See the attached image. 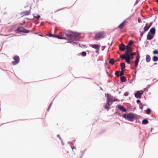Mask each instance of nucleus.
<instances>
[{
    "mask_svg": "<svg viewBox=\"0 0 158 158\" xmlns=\"http://www.w3.org/2000/svg\"><path fill=\"white\" fill-rule=\"evenodd\" d=\"M67 31H69L70 35L68 39H71V40L75 41H79L81 39V37L80 35L81 33L75 31H71L70 30H68Z\"/></svg>",
    "mask_w": 158,
    "mask_h": 158,
    "instance_id": "obj_1",
    "label": "nucleus"
},
{
    "mask_svg": "<svg viewBox=\"0 0 158 158\" xmlns=\"http://www.w3.org/2000/svg\"><path fill=\"white\" fill-rule=\"evenodd\" d=\"M133 113L130 112L128 113H125L122 115V117L126 120L130 122L133 121Z\"/></svg>",
    "mask_w": 158,
    "mask_h": 158,
    "instance_id": "obj_2",
    "label": "nucleus"
},
{
    "mask_svg": "<svg viewBox=\"0 0 158 158\" xmlns=\"http://www.w3.org/2000/svg\"><path fill=\"white\" fill-rule=\"evenodd\" d=\"M104 32H99L97 33L95 36V40L97 41L100 39L104 38L105 36L104 35Z\"/></svg>",
    "mask_w": 158,
    "mask_h": 158,
    "instance_id": "obj_3",
    "label": "nucleus"
},
{
    "mask_svg": "<svg viewBox=\"0 0 158 158\" xmlns=\"http://www.w3.org/2000/svg\"><path fill=\"white\" fill-rule=\"evenodd\" d=\"M69 32V33H66L65 31H61L59 33V35H60V36H61V37L65 38L64 39H62V40H67L68 39H67V38H69V35H70V32Z\"/></svg>",
    "mask_w": 158,
    "mask_h": 158,
    "instance_id": "obj_4",
    "label": "nucleus"
},
{
    "mask_svg": "<svg viewBox=\"0 0 158 158\" xmlns=\"http://www.w3.org/2000/svg\"><path fill=\"white\" fill-rule=\"evenodd\" d=\"M14 61L12 62V64L13 65H16L18 64L20 61V58L18 55H15L13 57Z\"/></svg>",
    "mask_w": 158,
    "mask_h": 158,
    "instance_id": "obj_5",
    "label": "nucleus"
},
{
    "mask_svg": "<svg viewBox=\"0 0 158 158\" xmlns=\"http://www.w3.org/2000/svg\"><path fill=\"white\" fill-rule=\"evenodd\" d=\"M112 104V102H111V100H106V103L105 104L104 108L106 109L107 111L109 110L110 108V106Z\"/></svg>",
    "mask_w": 158,
    "mask_h": 158,
    "instance_id": "obj_6",
    "label": "nucleus"
},
{
    "mask_svg": "<svg viewBox=\"0 0 158 158\" xmlns=\"http://www.w3.org/2000/svg\"><path fill=\"white\" fill-rule=\"evenodd\" d=\"M143 91L142 90L137 91L134 94V95L136 98H141L142 95L143 94Z\"/></svg>",
    "mask_w": 158,
    "mask_h": 158,
    "instance_id": "obj_7",
    "label": "nucleus"
},
{
    "mask_svg": "<svg viewBox=\"0 0 158 158\" xmlns=\"http://www.w3.org/2000/svg\"><path fill=\"white\" fill-rule=\"evenodd\" d=\"M116 107H117L122 112H127L128 111V110H127L123 105L119 104L116 106Z\"/></svg>",
    "mask_w": 158,
    "mask_h": 158,
    "instance_id": "obj_8",
    "label": "nucleus"
},
{
    "mask_svg": "<svg viewBox=\"0 0 158 158\" xmlns=\"http://www.w3.org/2000/svg\"><path fill=\"white\" fill-rule=\"evenodd\" d=\"M137 53V56L135 61V67H137L139 63V61L140 58V57L139 51H138Z\"/></svg>",
    "mask_w": 158,
    "mask_h": 158,
    "instance_id": "obj_9",
    "label": "nucleus"
},
{
    "mask_svg": "<svg viewBox=\"0 0 158 158\" xmlns=\"http://www.w3.org/2000/svg\"><path fill=\"white\" fill-rule=\"evenodd\" d=\"M127 108V110H128V111L129 110L131 111H134L136 109L135 106H134L133 107L130 104L127 103V105L126 106Z\"/></svg>",
    "mask_w": 158,
    "mask_h": 158,
    "instance_id": "obj_10",
    "label": "nucleus"
},
{
    "mask_svg": "<svg viewBox=\"0 0 158 158\" xmlns=\"http://www.w3.org/2000/svg\"><path fill=\"white\" fill-rule=\"evenodd\" d=\"M30 14L31 11L30 10H26L23 11L20 13V15H22L21 17H22L24 15H30Z\"/></svg>",
    "mask_w": 158,
    "mask_h": 158,
    "instance_id": "obj_11",
    "label": "nucleus"
},
{
    "mask_svg": "<svg viewBox=\"0 0 158 158\" xmlns=\"http://www.w3.org/2000/svg\"><path fill=\"white\" fill-rule=\"evenodd\" d=\"M127 47V45H125L123 44L122 43L119 46L118 48L120 50L124 51L126 49Z\"/></svg>",
    "mask_w": 158,
    "mask_h": 158,
    "instance_id": "obj_12",
    "label": "nucleus"
},
{
    "mask_svg": "<svg viewBox=\"0 0 158 158\" xmlns=\"http://www.w3.org/2000/svg\"><path fill=\"white\" fill-rule=\"evenodd\" d=\"M23 27L22 26H19L16 29L14 30V31L16 33H22Z\"/></svg>",
    "mask_w": 158,
    "mask_h": 158,
    "instance_id": "obj_13",
    "label": "nucleus"
},
{
    "mask_svg": "<svg viewBox=\"0 0 158 158\" xmlns=\"http://www.w3.org/2000/svg\"><path fill=\"white\" fill-rule=\"evenodd\" d=\"M67 40V43L72 44L73 46H74L75 44L77 45L78 44H79V43L78 42V41L71 40V39H68Z\"/></svg>",
    "mask_w": 158,
    "mask_h": 158,
    "instance_id": "obj_14",
    "label": "nucleus"
},
{
    "mask_svg": "<svg viewBox=\"0 0 158 158\" xmlns=\"http://www.w3.org/2000/svg\"><path fill=\"white\" fill-rule=\"evenodd\" d=\"M89 46L95 49H99L100 48V45H99L98 44H89Z\"/></svg>",
    "mask_w": 158,
    "mask_h": 158,
    "instance_id": "obj_15",
    "label": "nucleus"
},
{
    "mask_svg": "<svg viewBox=\"0 0 158 158\" xmlns=\"http://www.w3.org/2000/svg\"><path fill=\"white\" fill-rule=\"evenodd\" d=\"M126 21V19L123 20L118 26V28L120 29H122L123 28L125 25V23Z\"/></svg>",
    "mask_w": 158,
    "mask_h": 158,
    "instance_id": "obj_16",
    "label": "nucleus"
},
{
    "mask_svg": "<svg viewBox=\"0 0 158 158\" xmlns=\"http://www.w3.org/2000/svg\"><path fill=\"white\" fill-rule=\"evenodd\" d=\"M156 28L155 27H152L150 29V30L148 33H150V34L151 33L152 35H155V34L156 33Z\"/></svg>",
    "mask_w": 158,
    "mask_h": 158,
    "instance_id": "obj_17",
    "label": "nucleus"
},
{
    "mask_svg": "<svg viewBox=\"0 0 158 158\" xmlns=\"http://www.w3.org/2000/svg\"><path fill=\"white\" fill-rule=\"evenodd\" d=\"M154 35L152 34H150L149 33H148L147 36V40H151L153 39Z\"/></svg>",
    "mask_w": 158,
    "mask_h": 158,
    "instance_id": "obj_18",
    "label": "nucleus"
},
{
    "mask_svg": "<svg viewBox=\"0 0 158 158\" xmlns=\"http://www.w3.org/2000/svg\"><path fill=\"white\" fill-rule=\"evenodd\" d=\"M149 121L147 118L143 119L142 121V124L146 125L148 123Z\"/></svg>",
    "mask_w": 158,
    "mask_h": 158,
    "instance_id": "obj_19",
    "label": "nucleus"
},
{
    "mask_svg": "<svg viewBox=\"0 0 158 158\" xmlns=\"http://www.w3.org/2000/svg\"><path fill=\"white\" fill-rule=\"evenodd\" d=\"M105 96L106 98V100H110L109 99V98H110L111 99H113V97L109 93H105Z\"/></svg>",
    "mask_w": 158,
    "mask_h": 158,
    "instance_id": "obj_20",
    "label": "nucleus"
},
{
    "mask_svg": "<svg viewBox=\"0 0 158 158\" xmlns=\"http://www.w3.org/2000/svg\"><path fill=\"white\" fill-rule=\"evenodd\" d=\"M147 63H148L150 62L151 60V58L150 56L148 54L146 55V57L145 59Z\"/></svg>",
    "mask_w": 158,
    "mask_h": 158,
    "instance_id": "obj_21",
    "label": "nucleus"
},
{
    "mask_svg": "<svg viewBox=\"0 0 158 158\" xmlns=\"http://www.w3.org/2000/svg\"><path fill=\"white\" fill-rule=\"evenodd\" d=\"M148 23H147L146 24L145 26L144 27L143 29L144 32H146L150 28V27H149L148 26Z\"/></svg>",
    "mask_w": 158,
    "mask_h": 158,
    "instance_id": "obj_22",
    "label": "nucleus"
},
{
    "mask_svg": "<svg viewBox=\"0 0 158 158\" xmlns=\"http://www.w3.org/2000/svg\"><path fill=\"white\" fill-rule=\"evenodd\" d=\"M29 32H32V31L31 30L26 29L24 28L23 27L22 33H28Z\"/></svg>",
    "mask_w": 158,
    "mask_h": 158,
    "instance_id": "obj_23",
    "label": "nucleus"
},
{
    "mask_svg": "<svg viewBox=\"0 0 158 158\" xmlns=\"http://www.w3.org/2000/svg\"><path fill=\"white\" fill-rule=\"evenodd\" d=\"M33 19L34 18H36L37 19H39L40 18V15L37 14H33Z\"/></svg>",
    "mask_w": 158,
    "mask_h": 158,
    "instance_id": "obj_24",
    "label": "nucleus"
},
{
    "mask_svg": "<svg viewBox=\"0 0 158 158\" xmlns=\"http://www.w3.org/2000/svg\"><path fill=\"white\" fill-rule=\"evenodd\" d=\"M123 59L125 60V62L128 64H131V62L130 61V59L127 58V57H124Z\"/></svg>",
    "mask_w": 158,
    "mask_h": 158,
    "instance_id": "obj_25",
    "label": "nucleus"
},
{
    "mask_svg": "<svg viewBox=\"0 0 158 158\" xmlns=\"http://www.w3.org/2000/svg\"><path fill=\"white\" fill-rule=\"evenodd\" d=\"M152 60L153 62H156L158 60V57L156 56H154L152 57Z\"/></svg>",
    "mask_w": 158,
    "mask_h": 158,
    "instance_id": "obj_26",
    "label": "nucleus"
},
{
    "mask_svg": "<svg viewBox=\"0 0 158 158\" xmlns=\"http://www.w3.org/2000/svg\"><path fill=\"white\" fill-rule=\"evenodd\" d=\"M133 120L134 119H137L139 118V117H140L139 115H137V114L133 113Z\"/></svg>",
    "mask_w": 158,
    "mask_h": 158,
    "instance_id": "obj_27",
    "label": "nucleus"
},
{
    "mask_svg": "<svg viewBox=\"0 0 158 158\" xmlns=\"http://www.w3.org/2000/svg\"><path fill=\"white\" fill-rule=\"evenodd\" d=\"M126 80V78L124 76H122L120 77V81L122 82H125Z\"/></svg>",
    "mask_w": 158,
    "mask_h": 158,
    "instance_id": "obj_28",
    "label": "nucleus"
},
{
    "mask_svg": "<svg viewBox=\"0 0 158 158\" xmlns=\"http://www.w3.org/2000/svg\"><path fill=\"white\" fill-rule=\"evenodd\" d=\"M146 110L147 111V112L146 113V114H149L151 112L152 110L150 108H147Z\"/></svg>",
    "mask_w": 158,
    "mask_h": 158,
    "instance_id": "obj_29",
    "label": "nucleus"
},
{
    "mask_svg": "<svg viewBox=\"0 0 158 158\" xmlns=\"http://www.w3.org/2000/svg\"><path fill=\"white\" fill-rule=\"evenodd\" d=\"M114 63V59H110L109 61V63L113 64Z\"/></svg>",
    "mask_w": 158,
    "mask_h": 158,
    "instance_id": "obj_30",
    "label": "nucleus"
},
{
    "mask_svg": "<svg viewBox=\"0 0 158 158\" xmlns=\"http://www.w3.org/2000/svg\"><path fill=\"white\" fill-rule=\"evenodd\" d=\"M55 38H57L58 39H59V40H62V39L65 38L64 37H61V36H60V35H56Z\"/></svg>",
    "mask_w": 158,
    "mask_h": 158,
    "instance_id": "obj_31",
    "label": "nucleus"
},
{
    "mask_svg": "<svg viewBox=\"0 0 158 158\" xmlns=\"http://www.w3.org/2000/svg\"><path fill=\"white\" fill-rule=\"evenodd\" d=\"M57 137H58L59 138V139H60V140L61 143L62 144V145H64V143L63 142V140L60 137V135H59V134L57 135Z\"/></svg>",
    "mask_w": 158,
    "mask_h": 158,
    "instance_id": "obj_32",
    "label": "nucleus"
},
{
    "mask_svg": "<svg viewBox=\"0 0 158 158\" xmlns=\"http://www.w3.org/2000/svg\"><path fill=\"white\" fill-rule=\"evenodd\" d=\"M81 54L82 56L85 57L86 56L87 53L85 51H83L81 52Z\"/></svg>",
    "mask_w": 158,
    "mask_h": 158,
    "instance_id": "obj_33",
    "label": "nucleus"
},
{
    "mask_svg": "<svg viewBox=\"0 0 158 158\" xmlns=\"http://www.w3.org/2000/svg\"><path fill=\"white\" fill-rule=\"evenodd\" d=\"M120 65L121 68H122L123 69L125 68V64L124 62L121 63L120 64Z\"/></svg>",
    "mask_w": 158,
    "mask_h": 158,
    "instance_id": "obj_34",
    "label": "nucleus"
},
{
    "mask_svg": "<svg viewBox=\"0 0 158 158\" xmlns=\"http://www.w3.org/2000/svg\"><path fill=\"white\" fill-rule=\"evenodd\" d=\"M129 54H130L129 52H128V51H126L125 52V54H123V56H124H124H129Z\"/></svg>",
    "mask_w": 158,
    "mask_h": 158,
    "instance_id": "obj_35",
    "label": "nucleus"
},
{
    "mask_svg": "<svg viewBox=\"0 0 158 158\" xmlns=\"http://www.w3.org/2000/svg\"><path fill=\"white\" fill-rule=\"evenodd\" d=\"M123 71V69L122 68H121V70L120 71V76H121L124 74Z\"/></svg>",
    "mask_w": 158,
    "mask_h": 158,
    "instance_id": "obj_36",
    "label": "nucleus"
},
{
    "mask_svg": "<svg viewBox=\"0 0 158 158\" xmlns=\"http://www.w3.org/2000/svg\"><path fill=\"white\" fill-rule=\"evenodd\" d=\"M79 47H82L81 46H82V47H83L84 48H86L87 47V46L86 45L83 44H81L80 43H79Z\"/></svg>",
    "mask_w": 158,
    "mask_h": 158,
    "instance_id": "obj_37",
    "label": "nucleus"
},
{
    "mask_svg": "<svg viewBox=\"0 0 158 158\" xmlns=\"http://www.w3.org/2000/svg\"><path fill=\"white\" fill-rule=\"evenodd\" d=\"M153 54H158V51L157 50L155 49L152 52Z\"/></svg>",
    "mask_w": 158,
    "mask_h": 158,
    "instance_id": "obj_38",
    "label": "nucleus"
},
{
    "mask_svg": "<svg viewBox=\"0 0 158 158\" xmlns=\"http://www.w3.org/2000/svg\"><path fill=\"white\" fill-rule=\"evenodd\" d=\"M133 43V41L132 40H130L128 41V44L131 45Z\"/></svg>",
    "mask_w": 158,
    "mask_h": 158,
    "instance_id": "obj_39",
    "label": "nucleus"
},
{
    "mask_svg": "<svg viewBox=\"0 0 158 158\" xmlns=\"http://www.w3.org/2000/svg\"><path fill=\"white\" fill-rule=\"evenodd\" d=\"M125 57H127V58L130 59V60L133 59V57L132 56H130V54L129 55V56H125Z\"/></svg>",
    "mask_w": 158,
    "mask_h": 158,
    "instance_id": "obj_40",
    "label": "nucleus"
},
{
    "mask_svg": "<svg viewBox=\"0 0 158 158\" xmlns=\"http://www.w3.org/2000/svg\"><path fill=\"white\" fill-rule=\"evenodd\" d=\"M112 99V100H111V102H112V103L114 102H115L117 101H118V102L119 101V100L118 99H113H113Z\"/></svg>",
    "mask_w": 158,
    "mask_h": 158,
    "instance_id": "obj_41",
    "label": "nucleus"
},
{
    "mask_svg": "<svg viewBox=\"0 0 158 158\" xmlns=\"http://www.w3.org/2000/svg\"><path fill=\"white\" fill-rule=\"evenodd\" d=\"M46 36H48L49 37H52V33H49L46 34L45 35Z\"/></svg>",
    "mask_w": 158,
    "mask_h": 158,
    "instance_id": "obj_42",
    "label": "nucleus"
},
{
    "mask_svg": "<svg viewBox=\"0 0 158 158\" xmlns=\"http://www.w3.org/2000/svg\"><path fill=\"white\" fill-rule=\"evenodd\" d=\"M139 108L141 110H142L143 108V107L142 106H143L142 103H140L139 104Z\"/></svg>",
    "mask_w": 158,
    "mask_h": 158,
    "instance_id": "obj_43",
    "label": "nucleus"
},
{
    "mask_svg": "<svg viewBox=\"0 0 158 158\" xmlns=\"http://www.w3.org/2000/svg\"><path fill=\"white\" fill-rule=\"evenodd\" d=\"M114 74H115V75L116 76H120V74H119V72L118 71H116L115 73Z\"/></svg>",
    "mask_w": 158,
    "mask_h": 158,
    "instance_id": "obj_44",
    "label": "nucleus"
},
{
    "mask_svg": "<svg viewBox=\"0 0 158 158\" xmlns=\"http://www.w3.org/2000/svg\"><path fill=\"white\" fill-rule=\"evenodd\" d=\"M140 36H141V37H142L144 34L145 32H144V31H143V32H141V31H140Z\"/></svg>",
    "mask_w": 158,
    "mask_h": 158,
    "instance_id": "obj_45",
    "label": "nucleus"
},
{
    "mask_svg": "<svg viewBox=\"0 0 158 158\" xmlns=\"http://www.w3.org/2000/svg\"><path fill=\"white\" fill-rule=\"evenodd\" d=\"M125 50H126L127 51H128V52H129L130 53L131 49L130 48H128L127 47Z\"/></svg>",
    "mask_w": 158,
    "mask_h": 158,
    "instance_id": "obj_46",
    "label": "nucleus"
},
{
    "mask_svg": "<svg viewBox=\"0 0 158 158\" xmlns=\"http://www.w3.org/2000/svg\"><path fill=\"white\" fill-rule=\"evenodd\" d=\"M129 95V93L127 92H125L124 93V95L125 96H128Z\"/></svg>",
    "mask_w": 158,
    "mask_h": 158,
    "instance_id": "obj_47",
    "label": "nucleus"
},
{
    "mask_svg": "<svg viewBox=\"0 0 158 158\" xmlns=\"http://www.w3.org/2000/svg\"><path fill=\"white\" fill-rule=\"evenodd\" d=\"M130 56H134L136 54V53L135 52H132L130 53Z\"/></svg>",
    "mask_w": 158,
    "mask_h": 158,
    "instance_id": "obj_48",
    "label": "nucleus"
},
{
    "mask_svg": "<svg viewBox=\"0 0 158 158\" xmlns=\"http://www.w3.org/2000/svg\"><path fill=\"white\" fill-rule=\"evenodd\" d=\"M153 23V22H150L149 24L148 25V26L149 27H150L151 26H152Z\"/></svg>",
    "mask_w": 158,
    "mask_h": 158,
    "instance_id": "obj_49",
    "label": "nucleus"
},
{
    "mask_svg": "<svg viewBox=\"0 0 158 158\" xmlns=\"http://www.w3.org/2000/svg\"><path fill=\"white\" fill-rule=\"evenodd\" d=\"M138 22L139 23H140L142 22V21L141 20V19L139 18H138Z\"/></svg>",
    "mask_w": 158,
    "mask_h": 158,
    "instance_id": "obj_50",
    "label": "nucleus"
},
{
    "mask_svg": "<svg viewBox=\"0 0 158 158\" xmlns=\"http://www.w3.org/2000/svg\"><path fill=\"white\" fill-rule=\"evenodd\" d=\"M136 102L138 104H139L140 103H141V101L139 99H137V100H136Z\"/></svg>",
    "mask_w": 158,
    "mask_h": 158,
    "instance_id": "obj_51",
    "label": "nucleus"
},
{
    "mask_svg": "<svg viewBox=\"0 0 158 158\" xmlns=\"http://www.w3.org/2000/svg\"><path fill=\"white\" fill-rule=\"evenodd\" d=\"M152 129H153V128H151V130L150 131V132H149V133H148V136H147V139H148V137L149 136V135H149V133H150V132H152Z\"/></svg>",
    "mask_w": 158,
    "mask_h": 158,
    "instance_id": "obj_52",
    "label": "nucleus"
},
{
    "mask_svg": "<svg viewBox=\"0 0 158 158\" xmlns=\"http://www.w3.org/2000/svg\"><path fill=\"white\" fill-rule=\"evenodd\" d=\"M106 48V46H102V47H101V50L102 51H103L104 49H105V48Z\"/></svg>",
    "mask_w": 158,
    "mask_h": 158,
    "instance_id": "obj_53",
    "label": "nucleus"
},
{
    "mask_svg": "<svg viewBox=\"0 0 158 158\" xmlns=\"http://www.w3.org/2000/svg\"><path fill=\"white\" fill-rule=\"evenodd\" d=\"M99 50H100V48L96 49V50L95 51V52L96 53H97L98 54H99Z\"/></svg>",
    "mask_w": 158,
    "mask_h": 158,
    "instance_id": "obj_54",
    "label": "nucleus"
},
{
    "mask_svg": "<svg viewBox=\"0 0 158 158\" xmlns=\"http://www.w3.org/2000/svg\"><path fill=\"white\" fill-rule=\"evenodd\" d=\"M105 131V130H103L101 132H100L99 134H101L103 133H104Z\"/></svg>",
    "mask_w": 158,
    "mask_h": 158,
    "instance_id": "obj_55",
    "label": "nucleus"
},
{
    "mask_svg": "<svg viewBox=\"0 0 158 158\" xmlns=\"http://www.w3.org/2000/svg\"><path fill=\"white\" fill-rule=\"evenodd\" d=\"M24 19H28V20H32V22H34L33 21V18L30 19V18H24Z\"/></svg>",
    "mask_w": 158,
    "mask_h": 158,
    "instance_id": "obj_56",
    "label": "nucleus"
},
{
    "mask_svg": "<svg viewBox=\"0 0 158 158\" xmlns=\"http://www.w3.org/2000/svg\"><path fill=\"white\" fill-rule=\"evenodd\" d=\"M81 155H82L83 156L84 155V154L85 151H82V150H81Z\"/></svg>",
    "mask_w": 158,
    "mask_h": 158,
    "instance_id": "obj_57",
    "label": "nucleus"
},
{
    "mask_svg": "<svg viewBox=\"0 0 158 158\" xmlns=\"http://www.w3.org/2000/svg\"><path fill=\"white\" fill-rule=\"evenodd\" d=\"M139 2V1H138V0H136L135 2V3L134 4V5L135 6L136 5H137Z\"/></svg>",
    "mask_w": 158,
    "mask_h": 158,
    "instance_id": "obj_58",
    "label": "nucleus"
},
{
    "mask_svg": "<svg viewBox=\"0 0 158 158\" xmlns=\"http://www.w3.org/2000/svg\"><path fill=\"white\" fill-rule=\"evenodd\" d=\"M148 43H149V42L147 40L145 41L144 43V44H146V45L148 44Z\"/></svg>",
    "mask_w": 158,
    "mask_h": 158,
    "instance_id": "obj_59",
    "label": "nucleus"
},
{
    "mask_svg": "<svg viewBox=\"0 0 158 158\" xmlns=\"http://www.w3.org/2000/svg\"><path fill=\"white\" fill-rule=\"evenodd\" d=\"M38 35L41 37H45V36L43 34H38Z\"/></svg>",
    "mask_w": 158,
    "mask_h": 158,
    "instance_id": "obj_60",
    "label": "nucleus"
},
{
    "mask_svg": "<svg viewBox=\"0 0 158 158\" xmlns=\"http://www.w3.org/2000/svg\"><path fill=\"white\" fill-rule=\"evenodd\" d=\"M32 33H33L35 35H38L39 34V33L38 32H33L32 31V32H31Z\"/></svg>",
    "mask_w": 158,
    "mask_h": 158,
    "instance_id": "obj_61",
    "label": "nucleus"
},
{
    "mask_svg": "<svg viewBox=\"0 0 158 158\" xmlns=\"http://www.w3.org/2000/svg\"><path fill=\"white\" fill-rule=\"evenodd\" d=\"M123 56H124L123 54V55L120 54V57L121 58H123Z\"/></svg>",
    "mask_w": 158,
    "mask_h": 158,
    "instance_id": "obj_62",
    "label": "nucleus"
},
{
    "mask_svg": "<svg viewBox=\"0 0 158 158\" xmlns=\"http://www.w3.org/2000/svg\"><path fill=\"white\" fill-rule=\"evenodd\" d=\"M23 24V25H25L26 24V22L25 20H23L22 21Z\"/></svg>",
    "mask_w": 158,
    "mask_h": 158,
    "instance_id": "obj_63",
    "label": "nucleus"
},
{
    "mask_svg": "<svg viewBox=\"0 0 158 158\" xmlns=\"http://www.w3.org/2000/svg\"><path fill=\"white\" fill-rule=\"evenodd\" d=\"M52 102L49 104V106H48V107H50L51 108V106L52 105Z\"/></svg>",
    "mask_w": 158,
    "mask_h": 158,
    "instance_id": "obj_64",
    "label": "nucleus"
}]
</instances>
